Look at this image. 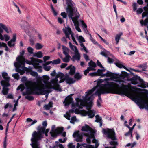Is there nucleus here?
Wrapping results in <instances>:
<instances>
[{"label": "nucleus", "instance_id": "774afa93", "mask_svg": "<svg viewBox=\"0 0 148 148\" xmlns=\"http://www.w3.org/2000/svg\"><path fill=\"white\" fill-rule=\"evenodd\" d=\"M143 10L142 8H139L137 10V13L138 14H140L143 12Z\"/></svg>", "mask_w": 148, "mask_h": 148}, {"label": "nucleus", "instance_id": "c85d7f7f", "mask_svg": "<svg viewBox=\"0 0 148 148\" xmlns=\"http://www.w3.org/2000/svg\"><path fill=\"white\" fill-rule=\"evenodd\" d=\"M74 77L77 80L81 79L82 78V75H80L79 73H76L74 76Z\"/></svg>", "mask_w": 148, "mask_h": 148}, {"label": "nucleus", "instance_id": "c9c22d12", "mask_svg": "<svg viewBox=\"0 0 148 148\" xmlns=\"http://www.w3.org/2000/svg\"><path fill=\"white\" fill-rule=\"evenodd\" d=\"M95 69L94 68H92L91 67H88L87 68V69L85 70L84 71V74L85 75H86L87 73H88L89 71L90 70H95Z\"/></svg>", "mask_w": 148, "mask_h": 148}, {"label": "nucleus", "instance_id": "58836bf2", "mask_svg": "<svg viewBox=\"0 0 148 148\" xmlns=\"http://www.w3.org/2000/svg\"><path fill=\"white\" fill-rule=\"evenodd\" d=\"M89 65V67H91L92 68H95L96 66V63L93 62L92 60L90 61V62L88 63Z\"/></svg>", "mask_w": 148, "mask_h": 148}, {"label": "nucleus", "instance_id": "f3484780", "mask_svg": "<svg viewBox=\"0 0 148 148\" xmlns=\"http://www.w3.org/2000/svg\"><path fill=\"white\" fill-rule=\"evenodd\" d=\"M117 75L118 77L117 78L124 79L125 78H127L128 81L129 78H130V75L125 71H122L121 74H117Z\"/></svg>", "mask_w": 148, "mask_h": 148}, {"label": "nucleus", "instance_id": "a211bd4d", "mask_svg": "<svg viewBox=\"0 0 148 148\" xmlns=\"http://www.w3.org/2000/svg\"><path fill=\"white\" fill-rule=\"evenodd\" d=\"M95 148L94 146L91 145H88L85 143H77L76 148Z\"/></svg>", "mask_w": 148, "mask_h": 148}, {"label": "nucleus", "instance_id": "79ce46f5", "mask_svg": "<svg viewBox=\"0 0 148 148\" xmlns=\"http://www.w3.org/2000/svg\"><path fill=\"white\" fill-rule=\"evenodd\" d=\"M52 61L53 64H57L60 63V60L59 58H58Z\"/></svg>", "mask_w": 148, "mask_h": 148}, {"label": "nucleus", "instance_id": "37998d69", "mask_svg": "<svg viewBox=\"0 0 148 148\" xmlns=\"http://www.w3.org/2000/svg\"><path fill=\"white\" fill-rule=\"evenodd\" d=\"M25 87L24 85L21 84L18 87L17 89V90H19L21 89V91H23L25 89Z\"/></svg>", "mask_w": 148, "mask_h": 148}, {"label": "nucleus", "instance_id": "de8ad7c7", "mask_svg": "<svg viewBox=\"0 0 148 148\" xmlns=\"http://www.w3.org/2000/svg\"><path fill=\"white\" fill-rule=\"evenodd\" d=\"M3 30L0 27V39L2 40H4V38L2 34L3 32Z\"/></svg>", "mask_w": 148, "mask_h": 148}, {"label": "nucleus", "instance_id": "20e7f679", "mask_svg": "<svg viewBox=\"0 0 148 148\" xmlns=\"http://www.w3.org/2000/svg\"><path fill=\"white\" fill-rule=\"evenodd\" d=\"M73 1L66 3L67 8L66 12L68 13V16L69 18H71L72 21H78V18L79 17V14L78 13L77 15V10L75 9L73 4Z\"/></svg>", "mask_w": 148, "mask_h": 148}, {"label": "nucleus", "instance_id": "c03bdc74", "mask_svg": "<svg viewBox=\"0 0 148 148\" xmlns=\"http://www.w3.org/2000/svg\"><path fill=\"white\" fill-rule=\"evenodd\" d=\"M42 47L43 46L42 45L39 43H37L36 45V48L38 50L41 49Z\"/></svg>", "mask_w": 148, "mask_h": 148}, {"label": "nucleus", "instance_id": "4d7b16f0", "mask_svg": "<svg viewBox=\"0 0 148 148\" xmlns=\"http://www.w3.org/2000/svg\"><path fill=\"white\" fill-rule=\"evenodd\" d=\"M27 49L28 52L32 54L33 53V49L32 48L30 47H29Z\"/></svg>", "mask_w": 148, "mask_h": 148}, {"label": "nucleus", "instance_id": "bf43d9fd", "mask_svg": "<svg viewBox=\"0 0 148 148\" xmlns=\"http://www.w3.org/2000/svg\"><path fill=\"white\" fill-rule=\"evenodd\" d=\"M89 75L90 76L93 77L98 76V74L97 72H94L90 73L89 74Z\"/></svg>", "mask_w": 148, "mask_h": 148}, {"label": "nucleus", "instance_id": "0eeeda50", "mask_svg": "<svg viewBox=\"0 0 148 148\" xmlns=\"http://www.w3.org/2000/svg\"><path fill=\"white\" fill-rule=\"evenodd\" d=\"M25 51L23 50L20 52V55L18 56L16 58L17 61V64L19 66L21 65H24L25 64V58L23 55L25 53Z\"/></svg>", "mask_w": 148, "mask_h": 148}, {"label": "nucleus", "instance_id": "3c124183", "mask_svg": "<svg viewBox=\"0 0 148 148\" xmlns=\"http://www.w3.org/2000/svg\"><path fill=\"white\" fill-rule=\"evenodd\" d=\"M16 39V34H13V38L10 40V41L12 42H15Z\"/></svg>", "mask_w": 148, "mask_h": 148}, {"label": "nucleus", "instance_id": "423d86ee", "mask_svg": "<svg viewBox=\"0 0 148 148\" xmlns=\"http://www.w3.org/2000/svg\"><path fill=\"white\" fill-rule=\"evenodd\" d=\"M65 29H63V31L64 33L65 34L66 38L70 39L69 35H71L72 40L77 45H78V43L76 41L74 37L73 36V34L71 31V29L69 27H65Z\"/></svg>", "mask_w": 148, "mask_h": 148}, {"label": "nucleus", "instance_id": "412c9836", "mask_svg": "<svg viewBox=\"0 0 148 148\" xmlns=\"http://www.w3.org/2000/svg\"><path fill=\"white\" fill-rule=\"evenodd\" d=\"M49 79V76L46 75H43L42 77H40L39 79L42 81L44 84H46L49 82L48 81Z\"/></svg>", "mask_w": 148, "mask_h": 148}, {"label": "nucleus", "instance_id": "a19ab883", "mask_svg": "<svg viewBox=\"0 0 148 148\" xmlns=\"http://www.w3.org/2000/svg\"><path fill=\"white\" fill-rule=\"evenodd\" d=\"M34 56H36L38 58H40L42 56V53L41 51H39L34 54Z\"/></svg>", "mask_w": 148, "mask_h": 148}, {"label": "nucleus", "instance_id": "b1692460", "mask_svg": "<svg viewBox=\"0 0 148 148\" xmlns=\"http://www.w3.org/2000/svg\"><path fill=\"white\" fill-rule=\"evenodd\" d=\"M91 130L92 128L86 124H85L84 126H82L81 129L82 131L86 132L91 131Z\"/></svg>", "mask_w": 148, "mask_h": 148}, {"label": "nucleus", "instance_id": "603ef678", "mask_svg": "<svg viewBox=\"0 0 148 148\" xmlns=\"http://www.w3.org/2000/svg\"><path fill=\"white\" fill-rule=\"evenodd\" d=\"M30 74L32 76L34 77H37L38 75V73L35 71H32L30 73Z\"/></svg>", "mask_w": 148, "mask_h": 148}, {"label": "nucleus", "instance_id": "a878e982", "mask_svg": "<svg viewBox=\"0 0 148 148\" xmlns=\"http://www.w3.org/2000/svg\"><path fill=\"white\" fill-rule=\"evenodd\" d=\"M122 33L120 32L116 35L115 38L116 43V44H117L119 43L120 38L121 36L122 35Z\"/></svg>", "mask_w": 148, "mask_h": 148}, {"label": "nucleus", "instance_id": "8fccbe9b", "mask_svg": "<svg viewBox=\"0 0 148 148\" xmlns=\"http://www.w3.org/2000/svg\"><path fill=\"white\" fill-rule=\"evenodd\" d=\"M76 120V117L75 116H74L71 117L70 122L71 123L73 124L74 123V122Z\"/></svg>", "mask_w": 148, "mask_h": 148}, {"label": "nucleus", "instance_id": "09e8293b", "mask_svg": "<svg viewBox=\"0 0 148 148\" xmlns=\"http://www.w3.org/2000/svg\"><path fill=\"white\" fill-rule=\"evenodd\" d=\"M12 76L16 79L18 80L19 78V75L18 73H16L12 75Z\"/></svg>", "mask_w": 148, "mask_h": 148}, {"label": "nucleus", "instance_id": "1a4fd4ad", "mask_svg": "<svg viewBox=\"0 0 148 148\" xmlns=\"http://www.w3.org/2000/svg\"><path fill=\"white\" fill-rule=\"evenodd\" d=\"M136 100L140 109L145 108L148 110V101H147L141 99H137Z\"/></svg>", "mask_w": 148, "mask_h": 148}, {"label": "nucleus", "instance_id": "9d476101", "mask_svg": "<svg viewBox=\"0 0 148 148\" xmlns=\"http://www.w3.org/2000/svg\"><path fill=\"white\" fill-rule=\"evenodd\" d=\"M128 81H131V83L134 85L138 83H143L144 81L139 76L137 75H134L132 78H129Z\"/></svg>", "mask_w": 148, "mask_h": 148}, {"label": "nucleus", "instance_id": "052dcab7", "mask_svg": "<svg viewBox=\"0 0 148 148\" xmlns=\"http://www.w3.org/2000/svg\"><path fill=\"white\" fill-rule=\"evenodd\" d=\"M142 18H143L145 16H146L147 17V16H148V12H144L142 13Z\"/></svg>", "mask_w": 148, "mask_h": 148}, {"label": "nucleus", "instance_id": "5fc2aeb1", "mask_svg": "<svg viewBox=\"0 0 148 148\" xmlns=\"http://www.w3.org/2000/svg\"><path fill=\"white\" fill-rule=\"evenodd\" d=\"M90 139L93 138H95L94 134L92 133H91L90 134H88L87 136Z\"/></svg>", "mask_w": 148, "mask_h": 148}, {"label": "nucleus", "instance_id": "f03ea898", "mask_svg": "<svg viewBox=\"0 0 148 148\" xmlns=\"http://www.w3.org/2000/svg\"><path fill=\"white\" fill-rule=\"evenodd\" d=\"M103 82L102 79H99L97 82V85L95 87H99V88H102L104 89H109L111 88H119L124 90V89H128V86L125 85L123 83L121 85H120L114 82H107L106 83L101 84Z\"/></svg>", "mask_w": 148, "mask_h": 148}, {"label": "nucleus", "instance_id": "2eb2a0df", "mask_svg": "<svg viewBox=\"0 0 148 148\" xmlns=\"http://www.w3.org/2000/svg\"><path fill=\"white\" fill-rule=\"evenodd\" d=\"M74 94H71L67 96L65 99L64 103L65 106H68L70 104L73 103V99L72 97V96Z\"/></svg>", "mask_w": 148, "mask_h": 148}, {"label": "nucleus", "instance_id": "13d9d810", "mask_svg": "<svg viewBox=\"0 0 148 148\" xmlns=\"http://www.w3.org/2000/svg\"><path fill=\"white\" fill-rule=\"evenodd\" d=\"M81 23L82 25V27L84 29L87 28V25L86 24L84 21L83 20H81Z\"/></svg>", "mask_w": 148, "mask_h": 148}, {"label": "nucleus", "instance_id": "bb28decb", "mask_svg": "<svg viewBox=\"0 0 148 148\" xmlns=\"http://www.w3.org/2000/svg\"><path fill=\"white\" fill-rule=\"evenodd\" d=\"M53 103L52 101H50L48 104L45 105L44 106L45 109L47 110H49L50 108L53 107Z\"/></svg>", "mask_w": 148, "mask_h": 148}, {"label": "nucleus", "instance_id": "2f4dec72", "mask_svg": "<svg viewBox=\"0 0 148 148\" xmlns=\"http://www.w3.org/2000/svg\"><path fill=\"white\" fill-rule=\"evenodd\" d=\"M62 49L63 50V53L65 55L68 54V52L69 51V49L63 45Z\"/></svg>", "mask_w": 148, "mask_h": 148}, {"label": "nucleus", "instance_id": "0e129e2a", "mask_svg": "<svg viewBox=\"0 0 148 148\" xmlns=\"http://www.w3.org/2000/svg\"><path fill=\"white\" fill-rule=\"evenodd\" d=\"M72 21L74 23V26L75 27L79 26V23L78 21H74L73 20Z\"/></svg>", "mask_w": 148, "mask_h": 148}, {"label": "nucleus", "instance_id": "6e6d98bb", "mask_svg": "<svg viewBox=\"0 0 148 148\" xmlns=\"http://www.w3.org/2000/svg\"><path fill=\"white\" fill-rule=\"evenodd\" d=\"M25 98L29 101L33 100L34 99L33 96H26L25 97Z\"/></svg>", "mask_w": 148, "mask_h": 148}, {"label": "nucleus", "instance_id": "ea45409f", "mask_svg": "<svg viewBox=\"0 0 148 148\" xmlns=\"http://www.w3.org/2000/svg\"><path fill=\"white\" fill-rule=\"evenodd\" d=\"M66 57L63 59V60L64 62H68L69 61V58L71 56L69 54L65 55Z\"/></svg>", "mask_w": 148, "mask_h": 148}, {"label": "nucleus", "instance_id": "6e6552de", "mask_svg": "<svg viewBox=\"0 0 148 148\" xmlns=\"http://www.w3.org/2000/svg\"><path fill=\"white\" fill-rule=\"evenodd\" d=\"M60 77L58 73L56 75V78L52 79L51 81V83L54 85V86L52 87V88L55 90H59L60 91L61 90L60 88V85L58 82V80L57 78Z\"/></svg>", "mask_w": 148, "mask_h": 148}, {"label": "nucleus", "instance_id": "393cba45", "mask_svg": "<svg viewBox=\"0 0 148 148\" xmlns=\"http://www.w3.org/2000/svg\"><path fill=\"white\" fill-rule=\"evenodd\" d=\"M10 79H8V81H5V80H3L1 81V83L2 86H5V88L10 86V84L9 83Z\"/></svg>", "mask_w": 148, "mask_h": 148}, {"label": "nucleus", "instance_id": "ddd939ff", "mask_svg": "<svg viewBox=\"0 0 148 148\" xmlns=\"http://www.w3.org/2000/svg\"><path fill=\"white\" fill-rule=\"evenodd\" d=\"M73 137L74 138H76L75 141L77 142H81L82 141L83 136L82 134L79 133V131H76L73 134Z\"/></svg>", "mask_w": 148, "mask_h": 148}, {"label": "nucleus", "instance_id": "4be33fe9", "mask_svg": "<svg viewBox=\"0 0 148 148\" xmlns=\"http://www.w3.org/2000/svg\"><path fill=\"white\" fill-rule=\"evenodd\" d=\"M0 27L2 29H4L6 33H8L9 31H10V28L9 27H7L5 25L2 23H0Z\"/></svg>", "mask_w": 148, "mask_h": 148}, {"label": "nucleus", "instance_id": "f8f14e48", "mask_svg": "<svg viewBox=\"0 0 148 148\" xmlns=\"http://www.w3.org/2000/svg\"><path fill=\"white\" fill-rule=\"evenodd\" d=\"M63 130V127L57 128L55 130L52 129L50 133L51 137L56 138L58 134L62 133Z\"/></svg>", "mask_w": 148, "mask_h": 148}, {"label": "nucleus", "instance_id": "c756f323", "mask_svg": "<svg viewBox=\"0 0 148 148\" xmlns=\"http://www.w3.org/2000/svg\"><path fill=\"white\" fill-rule=\"evenodd\" d=\"M76 69L74 66H72L70 70L69 74L71 75H74Z\"/></svg>", "mask_w": 148, "mask_h": 148}, {"label": "nucleus", "instance_id": "f257e3e1", "mask_svg": "<svg viewBox=\"0 0 148 148\" xmlns=\"http://www.w3.org/2000/svg\"><path fill=\"white\" fill-rule=\"evenodd\" d=\"M45 129V127L40 125L37 127L38 131H34L33 132L31 138L32 143L30 144L32 148H40V141L43 137V134Z\"/></svg>", "mask_w": 148, "mask_h": 148}, {"label": "nucleus", "instance_id": "4c0bfd02", "mask_svg": "<svg viewBox=\"0 0 148 148\" xmlns=\"http://www.w3.org/2000/svg\"><path fill=\"white\" fill-rule=\"evenodd\" d=\"M9 89L8 88H5V86H3L2 92L4 95H6L8 92Z\"/></svg>", "mask_w": 148, "mask_h": 148}, {"label": "nucleus", "instance_id": "39448f33", "mask_svg": "<svg viewBox=\"0 0 148 148\" xmlns=\"http://www.w3.org/2000/svg\"><path fill=\"white\" fill-rule=\"evenodd\" d=\"M103 133L107 136L108 138L113 140L110 142V144L111 145L113 146V147H115L116 148V146L118 145V143L117 141H114L117 139L114 130L108 128L103 129Z\"/></svg>", "mask_w": 148, "mask_h": 148}, {"label": "nucleus", "instance_id": "864d4df0", "mask_svg": "<svg viewBox=\"0 0 148 148\" xmlns=\"http://www.w3.org/2000/svg\"><path fill=\"white\" fill-rule=\"evenodd\" d=\"M44 69L46 71H49L51 69V66H47V65H44Z\"/></svg>", "mask_w": 148, "mask_h": 148}, {"label": "nucleus", "instance_id": "4468645a", "mask_svg": "<svg viewBox=\"0 0 148 148\" xmlns=\"http://www.w3.org/2000/svg\"><path fill=\"white\" fill-rule=\"evenodd\" d=\"M26 86V91L25 92H23L22 93L23 96L25 95H31L34 94L35 92L33 90L34 88L32 89L31 87L27 85L26 84H25Z\"/></svg>", "mask_w": 148, "mask_h": 148}, {"label": "nucleus", "instance_id": "473e14b6", "mask_svg": "<svg viewBox=\"0 0 148 148\" xmlns=\"http://www.w3.org/2000/svg\"><path fill=\"white\" fill-rule=\"evenodd\" d=\"M31 61L32 62H38L39 63H41L42 62V60H41L38 59L36 58H34L33 57L31 58Z\"/></svg>", "mask_w": 148, "mask_h": 148}, {"label": "nucleus", "instance_id": "e2e57ef3", "mask_svg": "<svg viewBox=\"0 0 148 148\" xmlns=\"http://www.w3.org/2000/svg\"><path fill=\"white\" fill-rule=\"evenodd\" d=\"M97 65L99 67L101 68H104V67L103 66L100 62L98 60H97Z\"/></svg>", "mask_w": 148, "mask_h": 148}, {"label": "nucleus", "instance_id": "a18cd8bd", "mask_svg": "<svg viewBox=\"0 0 148 148\" xmlns=\"http://www.w3.org/2000/svg\"><path fill=\"white\" fill-rule=\"evenodd\" d=\"M96 120L95 121L97 122H100L101 121V118L98 115H97L95 116Z\"/></svg>", "mask_w": 148, "mask_h": 148}, {"label": "nucleus", "instance_id": "dca6fc26", "mask_svg": "<svg viewBox=\"0 0 148 148\" xmlns=\"http://www.w3.org/2000/svg\"><path fill=\"white\" fill-rule=\"evenodd\" d=\"M83 111L84 113V115L86 116L88 115L89 118H92L95 116V112H93L92 110H91L90 109L88 110L87 111L84 110Z\"/></svg>", "mask_w": 148, "mask_h": 148}, {"label": "nucleus", "instance_id": "5701e85b", "mask_svg": "<svg viewBox=\"0 0 148 148\" xmlns=\"http://www.w3.org/2000/svg\"><path fill=\"white\" fill-rule=\"evenodd\" d=\"M107 77H112L114 79H117V74H114L108 71H107Z\"/></svg>", "mask_w": 148, "mask_h": 148}, {"label": "nucleus", "instance_id": "e433bc0d", "mask_svg": "<svg viewBox=\"0 0 148 148\" xmlns=\"http://www.w3.org/2000/svg\"><path fill=\"white\" fill-rule=\"evenodd\" d=\"M75 55L73 56V59L79 60L80 59V56L78 53V52H75Z\"/></svg>", "mask_w": 148, "mask_h": 148}, {"label": "nucleus", "instance_id": "6ab92c4d", "mask_svg": "<svg viewBox=\"0 0 148 148\" xmlns=\"http://www.w3.org/2000/svg\"><path fill=\"white\" fill-rule=\"evenodd\" d=\"M65 81L66 83L69 84H73L75 82V80L73 78L69 77L68 75L65 76Z\"/></svg>", "mask_w": 148, "mask_h": 148}, {"label": "nucleus", "instance_id": "69168bd1", "mask_svg": "<svg viewBox=\"0 0 148 148\" xmlns=\"http://www.w3.org/2000/svg\"><path fill=\"white\" fill-rule=\"evenodd\" d=\"M114 60L109 57H108V62L110 63H112L114 62Z\"/></svg>", "mask_w": 148, "mask_h": 148}, {"label": "nucleus", "instance_id": "f704fd0d", "mask_svg": "<svg viewBox=\"0 0 148 148\" xmlns=\"http://www.w3.org/2000/svg\"><path fill=\"white\" fill-rule=\"evenodd\" d=\"M140 23L142 25H144L145 26H147L148 25V16H147V18L144 20H142L140 21Z\"/></svg>", "mask_w": 148, "mask_h": 148}, {"label": "nucleus", "instance_id": "680f3d73", "mask_svg": "<svg viewBox=\"0 0 148 148\" xmlns=\"http://www.w3.org/2000/svg\"><path fill=\"white\" fill-rule=\"evenodd\" d=\"M69 148H75V145H73L72 143H69L68 145Z\"/></svg>", "mask_w": 148, "mask_h": 148}, {"label": "nucleus", "instance_id": "7c9ffc66", "mask_svg": "<svg viewBox=\"0 0 148 148\" xmlns=\"http://www.w3.org/2000/svg\"><path fill=\"white\" fill-rule=\"evenodd\" d=\"M115 64L116 65V66L118 67L119 68H123L124 69H125V70H126L127 71H130V70L128 69L125 66H124L122 64H121L119 63V62H116L115 63Z\"/></svg>", "mask_w": 148, "mask_h": 148}, {"label": "nucleus", "instance_id": "338daca9", "mask_svg": "<svg viewBox=\"0 0 148 148\" xmlns=\"http://www.w3.org/2000/svg\"><path fill=\"white\" fill-rule=\"evenodd\" d=\"M12 42L10 41L8 42V46L10 47H14L15 46V43H13V44H12Z\"/></svg>", "mask_w": 148, "mask_h": 148}, {"label": "nucleus", "instance_id": "aec40b11", "mask_svg": "<svg viewBox=\"0 0 148 148\" xmlns=\"http://www.w3.org/2000/svg\"><path fill=\"white\" fill-rule=\"evenodd\" d=\"M96 89V87H94L91 90H88L87 92L86 93L87 94L86 95V100L88 101H89L91 99V97H87V96L88 95H90L92 93L94 92V91Z\"/></svg>", "mask_w": 148, "mask_h": 148}, {"label": "nucleus", "instance_id": "72a5a7b5", "mask_svg": "<svg viewBox=\"0 0 148 148\" xmlns=\"http://www.w3.org/2000/svg\"><path fill=\"white\" fill-rule=\"evenodd\" d=\"M69 44L70 47L72 50L73 51L74 50V48L75 52H78V50L76 46L73 45L70 42H69Z\"/></svg>", "mask_w": 148, "mask_h": 148}, {"label": "nucleus", "instance_id": "cd10ccee", "mask_svg": "<svg viewBox=\"0 0 148 148\" xmlns=\"http://www.w3.org/2000/svg\"><path fill=\"white\" fill-rule=\"evenodd\" d=\"M2 76L3 77L4 79V80L5 81H8V79H10V78L8 77V74L6 72H3L2 73Z\"/></svg>", "mask_w": 148, "mask_h": 148}, {"label": "nucleus", "instance_id": "7ed1b4c3", "mask_svg": "<svg viewBox=\"0 0 148 148\" xmlns=\"http://www.w3.org/2000/svg\"><path fill=\"white\" fill-rule=\"evenodd\" d=\"M128 89L123 90L119 88H111L109 89H104L99 88L95 92V94L98 96H101V94L112 93L120 95H126L128 93Z\"/></svg>", "mask_w": 148, "mask_h": 148}, {"label": "nucleus", "instance_id": "9b49d317", "mask_svg": "<svg viewBox=\"0 0 148 148\" xmlns=\"http://www.w3.org/2000/svg\"><path fill=\"white\" fill-rule=\"evenodd\" d=\"M35 94L37 95H45L47 92L50 93L51 91L49 90H45L43 89H41L39 86L35 87L33 89Z\"/></svg>", "mask_w": 148, "mask_h": 148}, {"label": "nucleus", "instance_id": "49530a36", "mask_svg": "<svg viewBox=\"0 0 148 148\" xmlns=\"http://www.w3.org/2000/svg\"><path fill=\"white\" fill-rule=\"evenodd\" d=\"M78 39L80 43L82 42H84L85 41L84 38L82 36H79Z\"/></svg>", "mask_w": 148, "mask_h": 148}]
</instances>
